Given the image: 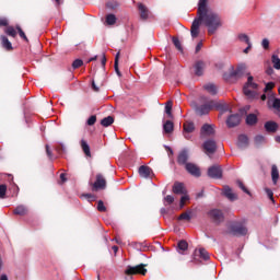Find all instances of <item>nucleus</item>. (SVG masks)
<instances>
[{
  "instance_id": "obj_37",
  "label": "nucleus",
  "mask_w": 280,
  "mask_h": 280,
  "mask_svg": "<svg viewBox=\"0 0 280 280\" xmlns=\"http://www.w3.org/2000/svg\"><path fill=\"white\" fill-rule=\"evenodd\" d=\"M115 71L119 78H121V72L119 71V52H117L115 57V63H114Z\"/></svg>"
},
{
  "instance_id": "obj_39",
  "label": "nucleus",
  "mask_w": 280,
  "mask_h": 280,
  "mask_svg": "<svg viewBox=\"0 0 280 280\" xmlns=\"http://www.w3.org/2000/svg\"><path fill=\"white\" fill-rule=\"evenodd\" d=\"M16 31H18V34H19L20 38L25 40V43H30V39H27V35H25V32H23L21 26H16Z\"/></svg>"
},
{
  "instance_id": "obj_48",
  "label": "nucleus",
  "mask_w": 280,
  "mask_h": 280,
  "mask_svg": "<svg viewBox=\"0 0 280 280\" xmlns=\"http://www.w3.org/2000/svg\"><path fill=\"white\" fill-rule=\"evenodd\" d=\"M174 202V197L172 195H167L165 198H164V205L167 206V205H172Z\"/></svg>"
},
{
  "instance_id": "obj_53",
  "label": "nucleus",
  "mask_w": 280,
  "mask_h": 280,
  "mask_svg": "<svg viewBox=\"0 0 280 280\" xmlns=\"http://www.w3.org/2000/svg\"><path fill=\"white\" fill-rule=\"evenodd\" d=\"M261 46L265 49H268V47H270V40H268V38H264L262 42H261Z\"/></svg>"
},
{
  "instance_id": "obj_54",
  "label": "nucleus",
  "mask_w": 280,
  "mask_h": 280,
  "mask_svg": "<svg viewBox=\"0 0 280 280\" xmlns=\"http://www.w3.org/2000/svg\"><path fill=\"white\" fill-rule=\"evenodd\" d=\"M46 153L48 159H54V154L51 153V150L49 149V144H46Z\"/></svg>"
},
{
  "instance_id": "obj_27",
  "label": "nucleus",
  "mask_w": 280,
  "mask_h": 280,
  "mask_svg": "<svg viewBox=\"0 0 280 280\" xmlns=\"http://www.w3.org/2000/svg\"><path fill=\"white\" fill-rule=\"evenodd\" d=\"M203 71H205V62L198 61L197 63H195L196 75H202Z\"/></svg>"
},
{
  "instance_id": "obj_55",
  "label": "nucleus",
  "mask_w": 280,
  "mask_h": 280,
  "mask_svg": "<svg viewBox=\"0 0 280 280\" xmlns=\"http://www.w3.org/2000/svg\"><path fill=\"white\" fill-rule=\"evenodd\" d=\"M253 49V43L247 44V47L243 50L244 54H248Z\"/></svg>"
},
{
  "instance_id": "obj_33",
  "label": "nucleus",
  "mask_w": 280,
  "mask_h": 280,
  "mask_svg": "<svg viewBox=\"0 0 280 280\" xmlns=\"http://www.w3.org/2000/svg\"><path fill=\"white\" fill-rule=\"evenodd\" d=\"M197 253H199V257L203 259V261H209V252H207V249L199 248Z\"/></svg>"
},
{
  "instance_id": "obj_13",
  "label": "nucleus",
  "mask_w": 280,
  "mask_h": 280,
  "mask_svg": "<svg viewBox=\"0 0 280 280\" xmlns=\"http://www.w3.org/2000/svg\"><path fill=\"white\" fill-rule=\"evenodd\" d=\"M267 106L269 108H275V110L280 109V98L275 97L273 95H269L267 101Z\"/></svg>"
},
{
  "instance_id": "obj_28",
  "label": "nucleus",
  "mask_w": 280,
  "mask_h": 280,
  "mask_svg": "<svg viewBox=\"0 0 280 280\" xmlns=\"http://www.w3.org/2000/svg\"><path fill=\"white\" fill-rule=\"evenodd\" d=\"M13 213H14L15 215H27V208H26L25 206H23V205L18 206V207L14 209Z\"/></svg>"
},
{
  "instance_id": "obj_2",
  "label": "nucleus",
  "mask_w": 280,
  "mask_h": 280,
  "mask_svg": "<svg viewBox=\"0 0 280 280\" xmlns=\"http://www.w3.org/2000/svg\"><path fill=\"white\" fill-rule=\"evenodd\" d=\"M223 110L224 103L222 101H209L208 103L197 107L198 115H209L210 110Z\"/></svg>"
},
{
  "instance_id": "obj_14",
  "label": "nucleus",
  "mask_w": 280,
  "mask_h": 280,
  "mask_svg": "<svg viewBox=\"0 0 280 280\" xmlns=\"http://www.w3.org/2000/svg\"><path fill=\"white\" fill-rule=\"evenodd\" d=\"M201 137H211L212 135H215V130L213 129V126L206 124L201 127Z\"/></svg>"
},
{
  "instance_id": "obj_35",
  "label": "nucleus",
  "mask_w": 280,
  "mask_h": 280,
  "mask_svg": "<svg viewBox=\"0 0 280 280\" xmlns=\"http://www.w3.org/2000/svg\"><path fill=\"white\" fill-rule=\"evenodd\" d=\"M271 62L273 65V68H276L277 70H280V58H279V56L272 55Z\"/></svg>"
},
{
  "instance_id": "obj_40",
  "label": "nucleus",
  "mask_w": 280,
  "mask_h": 280,
  "mask_svg": "<svg viewBox=\"0 0 280 280\" xmlns=\"http://www.w3.org/2000/svg\"><path fill=\"white\" fill-rule=\"evenodd\" d=\"M238 40H241V43H246V45H250V37L246 34H238Z\"/></svg>"
},
{
  "instance_id": "obj_42",
  "label": "nucleus",
  "mask_w": 280,
  "mask_h": 280,
  "mask_svg": "<svg viewBox=\"0 0 280 280\" xmlns=\"http://www.w3.org/2000/svg\"><path fill=\"white\" fill-rule=\"evenodd\" d=\"M165 113H166V115H168V117H173L172 116V102L171 101H168L165 105Z\"/></svg>"
},
{
  "instance_id": "obj_23",
  "label": "nucleus",
  "mask_w": 280,
  "mask_h": 280,
  "mask_svg": "<svg viewBox=\"0 0 280 280\" xmlns=\"http://www.w3.org/2000/svg\"><path fill=\"white\" fill-rule=\"evenodd\" d=\"M189 248V244L186 241H179L177 244V250L179 255H185V250Z\"/></svg>"
},
{
  "instance_id": "obj_30",
  "label": "nucleus",
  "mask_w": 280,
  "mask_h": 280,
  "mask_svg": "<svg viewBox=\"0 0 280 280\" xmlns=\"http://www.w3.org/2000/svg\"><path fill=\"white\" fill-rule=\"evenodd\" d=\"M1 43H2V47L7 49V51H10L12 49V43H10V39H8V37L2 35Z\"/></svg>"
},
{
  "instance_id": "obj_45",
  "label": "nucleus",
  "mask_w": 280,
  "mask_h": 280,
  "mask_svg": "<svg viewBox=\"0 0 280 280\" xmlns=\"http://www.w3.org/2000/svg\"><path fill=\"white\" fill-rule=\"evenodd\" d=\"M187 200H189V196L187 195H184L182 198H180V201H179V209H183L185 207V202H187Z\"/></svg>"
},
{
  "instance_id": "obj_22",
  "label": "nucleus",
  "mask_w": 280,
  "mask_h": 280,
  "mask_svg": "<svg viewBox=\"0 0 280 280\" xmlns=\"http://www.w3.org/2000/svg\"><path fill=\"white\" fill-rule=\"evenodd\" d=\"M163 130L166 135H172V132H174V122L172 120H166L163 125Z\"/></svg>"
},
{
  "instance_id": "obj_64",
  "label": "nucleus",
  "mask_w": 280,
  "mask_h": 280,
  "mask_svg": "<svg viewBox=\"0 0 280 280\" xmlns=\"http://www.w3.org/2000/svg\"><path fill=\"white\" fill-rule=\"evenodd\" d=\"M275 139H276L277 143H280V136L276 137Z\"/></svg>"
},
{
  "instance_id": "obj_63",
  "label": "nucleus",
  "mask_w": 280,
  "mask_h": 280,
  "mask_svg": "<svg viewBox=\"0 0 280 280\" xmlns=\"http://www.w3.org/2000/svg\"><path fill=\"white\" fill-rule=\"evenodd\" d=\"M0 280H8V276L2 275V276L0 277Z\"/></svg>"
},
{
  "instance_id": "obj_12",
  "label": "nucleus",
  "mask_w": 280,
  "mask_h": 280,
  "mask_svg": "<svg viewBox=\"0 0 280 280\" xmlns=\"http://www.w3.org/2000/svg\"><path fill=\"white\" fill-rule=\"evenodd\" d=\"M208 176L210 178H222V167L214 165L208 170Z\"/></svg>"
},
{
  "instance_id": "obj_11",
  "label": "nucleus",
  "mask_w": 280,
  "mask_h": 280,
  "mask_svg": "<svg viewBox=\"0 0 280 280\" xmlns=\"http://www.w3.org/2000/svg\"><path fill=\"white\" fill-rule=\"evenodd\" d=\"M246 73V63H240L235 70L230 72L231 78H242Z\"/></svg>"
},
{
  "instance_id": "obj_21",
  "label": "nucleus",
  "mask_w": 280,
  "mask_h": 280,
  "mask_svg": "<svg viewBox=\"0 0 280 280\" xmlns=\"http://www.w3.org/2000/svg\"><path fill=\"white\" fill-rule=\"evenodd\" d=\"M278 129H279V125H278L277 122L272 121V120L267 121V122L265 124V130H266L267 132H275V131L278 130Z\"/></svg>"
},
{
  "instance_id": "obj_5",
  "label": "nucleus",
  "mask_w": 280,
  "mask_h": 280,
  "mask_svg": "<svg viewBox=\"0 0 280 280\" xmlns=\"http://www.w3.org/2000/svg\"><path fill=\"white\" fill-rule=\"evenodd\" d=\"M148 273V269H145L144 264H140L137 266H128L125 270V275L132 276V275H142L145 276Z\"/></svg>"
},
{
  "instance_id": "obj_15",
  "label": "nucleus",
  "mask_w": 280,
  "mask_h": 280,
  "mask_svg": "<svg viewBox=\"0 0 280 280\" xmlns=\"http://www.w3.org/2000/svg\"><path fill=\"white\" fill-rule=\"evenodd\" d=\"M186 171L188 174H191V176H200V168L196 164L187 163Z\"/></svg>"
},
{
  "instance_id": "obj_34",
  "label": "nucleus",
  "mask_w": 280,
  "mask_h": 280,
  "mask_svg": "<svg viewBox=\"0 0 280 280\" xmlns=\"http://www.w3.org/2000/svg\"><path fill=\"white\" fill-rule=\"evenodd\" d=\"M115 23H117V18L115 16V14H107L106 15V24L115 25Z\"/></svg>"
},
{
  "instance_id": "obj_47",
  "label": "nucleus",
  "mask_w": 280,
  "mask_h": 280,
  "mask_svg": "<svg viewBox=\"0 0 280 280\" xmlns=\"http://www.w3.org/2000/svg\"><path fill=\"white\" fill-rule=\"evenodd\" d=\"M237 185H238L240 189H242V191H244L245 194L250 196V191L247 190L246 186H244V183H242L241 180H237Z\"/></svg>"
},
{
  "instance_id": "obj_24",
  "label": "nucleus",
  "mask_w": 280,
  "mask_h": 280,
  "mask_svg": "<svg viewBox=\"0 0 280 280\" xmlns=\"http://www.w3.org/2000/svg\"><path fill=\"white\" fill-rule=\"evenodd\" d=\"M205 91L210 93V95H215L218 93V88L213 83H208L203 85Z\"/></svg>"
},
{
  "instance_id": "obj_6",
  "label": "nucleus",
  "mask_w": 280,
  "mask_h": 280,
  "mask_svg": "<svg viewBox=\"0 0 280 280\" xmlns=\"http://www.w3.org/2000/svg\"><path fill=\"white\" fill-rule=\"evenodd\" d=\"M208 217L214 224H220V222H224V213L222 210L219 209H212L208 212Z\"/></svg>"
},
{
  "instance_id": "obj_10",
  "label": "nucleus",
  "mask_w": 280,
  "mask_h": 280,
  "mask_svg": "<svg viewBox=\"0 0 280 280\" xmlns=\"http://www.w3.org/2000/svg\"><path fill=\"white\" fill-rule=\"evenodd\" d=\"M240 121H242V116L240 114L231 115L226 119L228 128H235V126H240Z\"/></svg>"
},
{
  "instance_id": "obj_29",
  "label": "nucleus",
  "mask_w": 280,
  "mask_h": 280,
  "mask_svg": "<svg viewBox=\"0 0 280 280\" xmlns=\"http://www.w3.org/2000/svg\"><path fill=\"white\" fill-rule=\"evenodd\" d=\"M237 145L238 148H246V145H248V137L245 135L238 136Z\"/></svg>"
},
{
  "instance_id": "obj_46",
  "label": "nucleus",
  "mask_w": 280,
  "mask_h": 280,
  "mask_svg": "<svg viewBox=\"0 0 280 280\" xmlns=\"http://www.w3.org/2000/svg\"><path fill=\"white\" fill-rule=\"evenodd\" d=\"M7 191H8V186L0 185V198H5Z\"/></svg>"
},
{
  "instance_id": "obj_3",
  "label": "nucleus",
  "mask_w": 280,
  "mask_h": 280,
  "mask_svg": "<svg viewBox=\"0 0 280 280\" xmlns=\"http://www.w3.org/2000/svg\"><path fill=\"white\" fill-rule=\"evenodd\" d=\"M243 93L248 97V100H257V83L253 82V77L249 75L247 82L243 88Z\"/></svg>"
},
{
  "instance_id": "obj_44",
  "label": "nucleus",
  "mask_w": 280,
  "mask_h": 280,
  "mask_svg": "<svg viewBox=\"0 0 280 280\" xmlns=\"http://www.w3.org/2000/svg\"><path fill=\"white\" fill-rule=\"evenodd\" d=\"M97 211H101V213H104L106 211V206H104V201L100 200L97 202Z\"/></svg>"
},
{
  "instance_id": "obj_38",
  "label": "nucleus",
  "mask_w": 280,
  "mask_h": 280,
  "mask_svg": "<svg viewBox=\"0 0 280 280\" xmlns=\"http://www.w3.org/2000/svg\"><path fill=\"white\" fill-rule=\"evenodd\" d=\"M178 220H186L187 222H189V220H191V210H188V211L182 213L178 217Z\"/></svg>"
},
{
  "instance_id": "obj_31",
  "label": "nucleus",
  "mask_w": 280,
  "mask_h": 280,
  "mask_svg": "<svg viewBox=\"0 0 280 280\" xmlns=\"http://www.w3.org/2000/svg\"><path fill=\"white\" fill-rule=\"evenodd\" d=\"M81 148L85 156H91V147H89V143L86 142V140H81Z\"/></svg>"
},
{
  "instance_id": "obj_18",
  "label": "nucleus",
  "mask_w": 280,
  "mask_h": 280,
  "mask_svg": "<svg viewBox=\"0 0 280 280\" xmlns=\"http://www.w3.org/2000/svg\"><path fill=\"white\" fill-rule=\"evenodd\" d=\"M223 195L225 196V198H228L229 200H237V195L233 194V190L231 189V187L225 186L223 188Z\"/></svg>"
},
{
  "instance_id": "obj_7",
  "label": "nucleus",
  "mask_w": 280,
  "mask_h": 280,
  "mask_svg": "<svg viewBox=\"0 0 280 280\" xmlns=\"http://www.w3.org/2000/svg\"><path fill=\"white\" fill-rule=\"evenodd\" d=\"M202 148L205 150V152L208 154V156L210 154H214L215 150H218V144L214 142V140H206L202 144Z\"/></svg>"
},
{
  "instance_id": "obj_58",
  "label": "nucleus",
  "mask_w": 280,
  "mask_h": 280,
  "mask_svg": "<svg viewBox=\"0 0 280 280\" xmlns=\"http://www.w3.org/2000/svg\"><path fill=\"white\" fill-rule=\"evenodd\" d=\"M107 8H110L112 10H115V8H117V4H113V2H108Z\"/></svg>"
},
{
  "instance_id": "obj_50",
  "label": "nucleus",
  "mask_w": 280,
  "mask_h": 280,
  "mask_svg": "<svg viewBox=\"0 0 280 280\" xmlns=\"http://www.w3.org/2000/svg\"><path fill=\"white\" fill-rule=\"evenodd\" d=\"M173 44L175 45L176 49H178V51H183V46L180 45V40H178V38H173Z\"/></svg>"
},
{
  "instance_id": "obj_8",
  "label": "nucleus",
  "mask_w": 280,
  "mask_h": 280,
  "mask_svg": "<svg viewBox=\"0 0 280 280\" xmlns=\"http://www.w3.org/2000/svg\"><path fill=\"white\" fill-rule=\"evenodd\" d=\"M138 10L140 12V19L142 21H148V19H152V12H150V9L145 7L143 3L138 4Z\"/></svg>"
},
{
  "instance_id": "obj_57",
  "label": "nucleus",
  "mask_w": 280,
  "mask_h": 280,
  "mask_svg": "<svg viewBox=\"0 0 280 280\" xmlns=\"http://www.w3.org/2000/svg\"><path fill=\"white\" fill-rule=\"evenodd\" d=\"M202 49V42H199L196 46V52L200 51Z\"/></svg>"
},
{
  "instance_id": "obj_43",
  "label": "nucleus",
  "mask_w": 280,
  "mask_h": 280,
  "mask_svg": "<svg viewBox=\"0 0 280 280\" xmlns=\"http://www.w3.org/2000/svg\"><path fill=\"white\" fill-rule=\"evenodd\" d=\"M255 143L257 145L261 144V143H266V138L264 136H256L255 137Z\"/></svg>"
},
{
  "instance_id": "obj_17",
  "label": "nucleus",
  "mask_w": 280,
  "mask_h": 280,
  "mask_svg": "<svg viewBox=\"0 0 280 280\" xmlns=\"http://www.w3.org/2000/svg\"><path fill=\"white\" fill-rule=\"evenodd\" d=\"M138 172L142 178H150L152 168H150V166L142 165L139 167Z\"/></svg>"
},
{
  "instance_id": "obj_60",
  "label": "nucleus",
  "mask_w": 280,
  "mask_h": 280,
  "mask_svg": "<svg viewBox=\"0 0 280 280\" xmlns=\"http://www.w3.org/2000/svg\"><path fill=\"white\" fill-rule=\"evenodd\" d=\"M92 86H93L94 91H100V88H96V85H95V81L92 82Z\"/></svg>"
},
{
  "instance_id": "obj_16",
  "label": "nucleus",
  "mask_w": 280,
  "mask_h": 280,
  "mask_svg": "<svg viewBox=\"0 0 280 280\" xmlns=\"http://www.w3.org/2000/svg\"><path fill=\"white\" fill-rule=\"evenodd\" d=\"M196 130V127L194 126V122H185L184 124V137L185 139H191V136L189 133L194 132Z\"/></svg>"
},
{
  "instance_id": "obj_9",
  "label": "nucleus",
  "mask_w": 280,
  "mask_h": 280,
  "mask_svg": "<svg viewBox=\"0 0 280 280\" xmlns=\"http://www.w3.org/2000/svg\"><path fill=\"white\" fill-rule=\"evenodd\" d=\"M94 191H98V189H106V178L102 174L96 175V180L93 184Z\"/></svg>"
},
{
  "instance_id": "obj_49",
  "label": "nucleus",
  "mask_w": 280,
  "mask_h": 280,
  "mask_svg": "<svg viewBox=\"0 0 280 280\" xmlns=\"http://www.w3.org/2000/svg\"><path fill=\"white\" fill-rule=\"evenodd\" d=\"M265 191H266L268 198L271 200V202L275 203V197H273L275 195H273L272 190L270 188H265Z\"/></svg>"
},
{
  "instance_id": "obj_25",
  "label": "nucleus",
  "mask_w": 280,
  "mask_h": 280,
  "mask_svg": "<svg viewBox=\"0 0 280 280\" xmlns=\"http://www.w3.org/2000/svg\"><path fill=\"white\" fill-rule=\"evenodd\" d=\"M271 178L273 185H277V182L279 180V168H277V165L271 166Z\"/></svg>"
},
{
  "instance_id": "obj_36",
  "label": "nucleus",
  "mask_w": 280,
  "mask_h": 280,
  "mask_svg": "<svg viewBox=\"0 0 280 280\" xmlns=\"http://www.w3.org/2000/svg\"><path fill=\"white\" fill-rule=\"evenodd\" d=\"M5 34H8V36H11L12 38H16V28H14V26H8L5 28Z\"/></svg>"
},
{
  "instance_id": "obj_4",
  "label": "nucleus",
  "mask_w": 280,
  "mask_h": 280,
  "mask_svg": "<svg viewBox=\"0 0 280 280\" xmlns=\"http://www.w3.org/2000/svg\"><path fill=\"white\" fill-rule=\"evenodd\" d=\"M230 229H231V232L233 233V235H237V236H243L248 233V229L246 228L245 220H241V221H236V222L232 223Z\"/></svg>"
},
{
  "instance_id": "obj_32",
  "label": "nucleus",
  "mask_w": 280,
  "mask_h": 280,
  "mask_svg": "<svg viewBox=\"0 0 280 280\" xmlns=\"http://www.w3.org/2000/svg\"><path fill=\"white\" fill-rule=\"evenodd\" d=\"M255 124H257V115L255 114H249L246 117V125L247 126H255Z\"/></svg>"
},
{
  "instance_id": "obj_56",
  "label": "nucleus",
  "mask_w": 280,
  "mask_h": 280,
  "mask_svg": "<svg viewBox=\"0 0 280 280\" xmlns=\"http://www.w3.org/2000/svg\"><path fill=\"white\" fill-rule=\"evenodd\" d=\"M5 25H8V20L0 19V27H5Z\"/></svg>"
},
{
  "instance_id": "obj_51",
  "label": "nucleus",
  "mask_w": 280,
  "mask_h": 280,
  "mask_svg": "<svg viewBox=\"0 0 280 280\" xmlns=\"http://www.w3.org/2000/svg\"><path fill=\"white\" fill-rule=\"evenodd\" d=\"M95 121H97V117L96 116H91L88 119V126H95Z\"/></svg>"
},
{
  "instance_id": "obj_61",
  "label": "nucleus",
  "mask_w": 280,
  "mask_h": 280,
  "mask_svg": "<svg viewBox=\"0 0 280 280\" xmlns=\"http://www.w3.org/2000/svg\"><path fill=\"white\" fill-rule=\"evenodd\" d=\"M102 66H103V67L106 66V57H103V59H102Z\"/></svg>"
},
{
  "instance_id": "obj_62",
  "label": "nucleus",
  "mask_w": 280,
  "mask_h": 280,
  "mask_svg": "<svg viewBox=\"0 0 280 280\" xmlns=\"http://www.w3.org/2000/svg\"><path fill=\"white\" fill-rule=\"evenodd\" d=\"M260 100H261L262 102H266V100H267L266 94H262V95L260 96Z\"/></svg>"
},
{
  "instance_id": "obj_1",
  "label": "nucleus",
  "mask_w": 280,
  "mask_h": 280,
  "mask_svg": "<svg viewBox=\"0 0 280 280\" xmlns=\"http://www.w3.org/2000/svg\"><path fill=\"white\" fill-rule=\"evenodd\" d=\"M208 0H199L198 16L194 20L190 28L191 38H198L200 25L203 23L208 28V34L212 36L222 27V18L213 10L207 8Z\"/></svg>"
},
{
  "instance_id": "obj_41",
  "label": "nucleus",
  "mask_w": 280,
  "mask_h": 280,
  "mask_svg": "<svg viewBox=\"0 0 280 280\" xmlns=\"http://www.w3.org/2000/svg\"><path fill=\"white\" fill-rule=\"evenodd\" d=\"M84 65V61H82L81 59H75L72 62V69H80V67H82Z\"/></svg>"
},
{
  "instance_id": "obj_20",
  "label": "nucleus",
  "mask_w": 280,
  "mask_h": 280,
  "mask_svg": "<svg viewBox=\"0 0 280 280\" xmlns=\"http://www.w3.org/2000/svg\"><path fill=\"white\" fill-rule=\"evenodd\" d=\"M189 159V155L187 153L186 150L182 151L179 154H178V158H177V163H179V165H187V160Z\"/></svg>"
},
{
  "instance_id": "obj_19",
  "label": "nucleus",
  "mask_w": 280,
  "mask_h": 280,
  "mask_svg": "<svg viewBox=\"0 0 280 280\" xmlns=\"http://www.w3.org/2000/svg\"><path fill=\"white\" fill-rule=\"evenodd\" d=\"M173 192L174 194H178V195H183L186 192L185 190V184L184 183H175L174 186H173Z\"/></svg>"
},
{
  "instance_id": "obj_59",
  "label": "nucleus",
  "mask_w": 280,
  "mask_h": 280,
  "mask_svg": "<svg viewBox=\"0 0 280 280\" xmlns=\"http://www.w3.org/2000/svg\"><path fill=\"white\" fill-rule=\"evenodd\" d=\"M65 176H66L65 173L60 174V179L62 180V183H65V180H67V178H65Z\"/></svg>"
},
{
  "instance_id": "obj_26",
  "label": "nucleus",
  "mask_w": 280,
  "mask_h": 280,
  "mask_svg": "<svg viewBox=\"0 0 280 280\" xmlns=\"http://www.w3.org/2000/svg\"><path fill=\"white\" fill-rule=\"evenodd\" d=\"M113 124H115L113 116H107L101 120V125H103L104 128H108V126H113Z\"/></svg>"
},
{
  "instance_id": "obj_52",
  "label": "nucleus",
  "mask_w": 280,
  "mask_h": 280,
  "mask_svg": "<svg viewBox=\"0 0 280 280\" xmlns=\"http://www.w3.org/2000/svg\"><path fill=\"white\" fill-rule=\"evenodd\" d=\"M272 89H275V83L272 82L267 83L265 86V93H268V91H272Z\"/></svg>"
}]
</instances>
